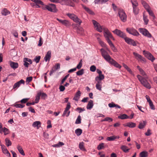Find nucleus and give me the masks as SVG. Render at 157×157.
<instances>
[{
    "instance_id": "obj_26",
    "label": "nucleus",
    "mask_w": 157,
    "mask_h": 157,
    "mask_svg": "<svg viewBox=\"0 0 157 157\" xmlns=\"http://www.w3.org/2000/svg\"><path fill=\"white\" fill-rule=\"evenodd\" d=\"M146 122L144 121H143L140 122L138 128L140 129L144 128L146 126Z\"/></svg>"
},
{
    "instance_id": "obj_48",
    "label": "nucleus",
    "mask_w": 157,
    "mask_h": 157,
    "mask_svg": "<svg viewBox=\"0 0 157 157\" xmlns=\"http://www.w3.org/2000/svg\"><path fill=\"white\" fill-rule=\"evenodd\" d=\"M131 2L132 4V7L138 6V4L136 0H131Z\"/></svg>"
},
{
    "instance_id": "obj_11",
    "label": "nucleus",
    "mask_w": 157,
    "mask_h": 157,
    "mask_svg": "<svg viewBox=\"0 0 157 157\" xmlns=\"http://www.w3.org/2000/svg\"><path fill=\"white\" fill-rule=\"evenodd\" d=\"M125 41L129 44H131L133 46L136 45V42L133 39L130 38L127 36L124 39Z\"/></svg>"
},
{
    "instance_id": "obj_31",
    "label": "nucleus",
    "mask_w": 157,
    "mask_h": 157,
    "mask_svg": "<svg viewBox=\"0 0 157 157\" xmlns=\"http://www.w3.org/2000/svg\"><path fill=\"white\" fill-rule=\"evenodd\" d=\"M109 0H95L94 2L95 4H103L105 3Z\"/></svg>"
},
{
    "instance_id": "obj_10",
    "label": "nucleus",
    "mask_w": 157,
    "mask_h": 157,
    "mask_svg": "<svg viewBox=\"0 0 157 157\" xmlns=\"http://www.w3.org/2000/svg\"><path fill=\"white\" fill-rule=\"evenodd\" d=\"M47 10L52 12H56V7L55 5L54 4H49L46 6Z\"/></svg>"
},
{
    "instance_id": "obj_23",
    "label": "nucleus",
    "mask_w": 157,
    "mask_h": 157,
    "mask_svg": "<svg viewBox=\"0 0 157 157\" xmlns=\"http://www.w3.org/2000/svg\"><path fill=\"white\" fill-rule=\"evenodd\" d=\"M10 66L12 68L15 69L18 67V64L17 63L11 61Z\"/></svg>"
},
{
    "instance_id": "obj_39",
    "label": "nucleus",
    "mask_w": 157,
    "mask_h": 157,
    "mask_svg": "<svg viewBox=\"0 0 157 157\" xmlns=\"http://www.w3.org/2000/svg\"><path fill=\"white\" fill-rule=\"evenodd\" d=\"M38 93L40 94V96L42 99H45L47 97V95L45 93L41 92H39Z\"/></svg>"
},
{
    "instance_id": "obj_44",
    "label": "nucleus",
    "mask_w": 157,
    "mask_h": 157,
    "mask_svg": "<svg viewBox=\"0 0 157 157\" xmlns=\"http://www.w3.org/2000/svg\"><path fill=\"white\" fill-rule=\"evenodd\" d=\"M118 118L122 119L128 118V116L125 114H123L118 116Z\"/></svg>"
},
{
    "instance_id": "obj_59",
    "label": "nucleus",
    "mask_w": 157,
    "mask_h": 157,
    "mask_svg": "<svg viewBox=\"0 0 157 157\" xmlns=\"http://www.w3.org/2000/svg\"><path fill=\"white\" fill-rule=\"evenodd\" d=\"M24 60L25 61L27 62H29L30 64H32V60L29 58H24Z\"/></svg>"
},
{
    "instance_id": "obj_42",
    "label": "nucleus",
    "mask_w": 157,
    "mask_h": 157,
    "mask_svg": "<svg viewBox=\"0 0 157 157\" xmlns=\"http://www.w3.org/2000/svg\"><path fill=\"white\" fill-rule=\"evenodd\" d=\"M133 12L135 14H137L139 13V9L137 6H133Z\"/></svg>"
},
{
    "instance_id": "obj_41",
    "label": "nucleus",
    "mask_w": 157,
    "mask_h": 157,
    "mask_svg": "<svg viewBox=\"0 0 157 157\" xmlns=\"http://www.w3.org/2000/svg\"><path fill=\"white\" fill-rule=\"evenodd\" d=\"M5 141L6 143V145L7 147L10 146L12 144V143L10 140L8 138H6L5 139Z\"/></svg>"
},
{
    "instance_id": "obj_33",
    "label": "nucleus",
    "mask_w": 157,
    "mask_h": 157,
    "mask_svg": "<svg viewBox=\"0 0 157 157\" xmlns=\"http://www.w3.org/2000/svg\"><path fill=\"white\" fill-rule=\"evenodd\" d=\"M83 8L89 13L91 14H94V13L90 10L89 8L86 7L85 6L82 5Z\"/></svg>"
},
{
    "instance_id": "obj_1",
    "label": "nucleus",
    "mask_w": 157,
    "mask_h": 157,
    "mask_svg": "<svg viewBox=\"0 0 157 157\" xmlns=\"http://www.w3.org/2000/svg\"><path fill=\"white\" fill-rule=\"evenodd\" d=\"M92 21L94 28L98 31L101 32L102 31L103 29L104 36L108 43L112 42L110 40V39L113 40H115L114 38L107 28H103L100 24L95 20H93Z\"/></svg>"
},
{
    "instance_id": "obj_4",
    "label": "nucleus",
    "mask_w": 157,
    "mask_h": 157,
    "mask_svg": "<svg viewBox=\"0 0 157 157\" xmlns=\"http://www.w3.org/2000/svg\"><path fill=\"white\" fill-rule=\"evenodd\" d=\"M67 15L75 22L78 24L79 25H80L82 22L81 20L78 18L76 15L73 13H67Z\"/></svg>"
},
{
    "instance_id": "obj_6",
    "label": "nucleus",
    "mask_w": 157,
    "mask_h": 157,
    "mask_svg": "<svg viewBox=\"0 0 157 157\" xmlns=\"http://www.w3.org/2000/svg\"><path fill=\"white\" fill-rule=\"evenodd\" d=\"M126 30L129 34L133 36H138L139 35L138 31L133 28H128L126 29Z\"/></svg>"
},
{
    "instance_id": "obj_17",
    "label": "nucleus",
    "mask_w": 157,
    "mask_h": 157,
    "mask_svg": "<svg viewBox=\"0 0 157 157\" xmlns=\"http://www.w3.org/2000/svg\"><path fill=\"white\" fill-rule=\"evenodd\" d=\"M81 92L80 91L78 90L76 93L74 97L73 98V100L76 101H78V99L80 98L81 96Z\"/></svg>"
},
{
    "instance_id": "obj_52",
    "label": "nucleus",
    "mask_w": 157,
    "mask_h": 157,
    "mask_svg": "<svg viewBox=\"0 0 157 157\" xmlns=\"http://www.w3.org/2000/svg\"><path fill=\"white\" fill-rule=\"evenodd\" d=\"M2 151L4 154H6L7 156L9 157H11L10 154L6 148L4 149Z\"/></svg>"
},
{
    "instance_id": "obj_35",
    "label": "nucleus",
    "mask_w": 157,
    "mask_h": 157,
    "mask_svg": "<svg viewBox=\"0 0 157 157\" xmlns=\"http://www.w3.org/2000/svg\"><path fill=\"white\" fill-rule=\"evenodd\" d=\"M143 20L145 23V24L146 25H147L148 23L149 20L147 18V16L144 13L143 14Z\"/></svg>"
},
{
    "instance_id": "obj_40",
    "label": "nucleus",
    "mask_w": 157,
    "mask_h": 157,
    "mask_svg": "<svg viewBox=\"0 0 157 157\" xmlns=\"http://www.w3.org/2000/svg\"><path fill=\"white\" fill-rule=\"evenodd\" d=\"M147 11L149 15L153 17V19H154L155 18V16L153 12V11L151 9V8L147 10Z\"/></svg>"
},
{
    "instance_id": "obj_19",
    "label": "nucleus",
    "mask_w": 157,
    "mask_h": 157,
    "mask_svg": "<svg viewBox=\"0 0 157 157\" xmlns=\"http://www.w3.org/2000/svg\"><path fill=\"white\" fill-rule=\"evenodd\" d=\"M98 40L99 44L103 47L106 48L107 50H109L108 48L107 47L106 44L102 41L100 38H98Z\"/></svg>"
},
{
    "instance_id": "obj_53",
    "label": "nucleus",
    "mask_w": 157,
    "mask_h": 157,
    "mask_svg": "<svg viewBox=\"0 0 157 157\" xmlns=\"http://www.w3.org/2000/svg\"><path fill=\"white\" fill-rule=\"evenodd\" d=\"M29 100V98H23L20 101L17 102H20L21 103H25L27 102Z\"/></svg>"
},
{
    "instance_id": "obj_57",
    "label": "nucleus",
    "mask_w": 157,
    "mask_h": 157,
    "mask_svg": "<svg viewBox=\"0 0 157 157\" xmlns=\"http://www.w3.org/2000/svg\"><path fill=\"white\" fill-rule=\"evenodd\" d=\"M33 77L32 76L27 77L26 79V83H29L31 82L32 80Z\"/></svg>"
},
{
    "instance_id": "obj_63",
    "label": "nucleus",
    "mask_w": 157,
    "mask_h": 157,
    "mask_svg": "<svg viewBox=\"0 0 157 157\" xmlns=\"http://www.w3.org/2000/svg\"><path fill=\"white\" fill-rule=\"evenodd\" d=\"M140 74L143 76H146V74L144 71L142 69L140 70L139 71Z\"/></svg>"
},
{
    "instance_id": "obj_38",
    "label": "nucleus",
    "mask_w": 157,
    "mask_h": 157,
    "mask_svg": "<svg viewBox=\"0 0 157 157\" xmlns=\"http://www.w3.org/2000/svg\"><path fill=\"white\" fill-rule=\"evenodd\" d=\"M75 132L77 136H79L82 133V130L80 128H78L75 130Z\"/></svg>"
},
{
    "instance_id": "obj_56",
    "label": "nucleus",
    "mask_w": 157,
    "mask_h": 157,
    "mask_svg": "<svg viewBox=\"0 0 157 157\" xmlns=\"http://www.w3.org/2000/svg\"><path fill=\"white\" fill-rule=\"evenodd\" d=\"M82 60L81 59L79 63L77 65L76 69L77 68L78 69H80L82 67Z\"/></svg>"
},
{
    "instance_id": "obj_62",
    "label": "nucleus",
    "mask_w": 157,
    "mask_h": 157,
    "mask_svg": "<svg viewBox=\"0 0 157 157\" xmlns=\"http://www.w3.org/2000/svg\"><path fill=\"white\" fill-rule=\"evenodd\" d=\"M76 110L79 111V113L82 112V111H85V109L84 108L81 107H78L76 109Z\"/></svg>"
},
{
    "instance_id": "obj_7",
    "label": "nucleus",
    "mask_w": 157,
    "mask_h": 157,
    "mask_svg": "<svg viewBox=\"0 0 157 157\" xmlns=\"http://www.w3.org/2000/svg\"><path fill=\"white\" fill-rule=\"evenodd\" d=\"M59 3L63 5L69 6L72 7H74L75 5L70 0H59Z\"/></svg>"
},
{
    "instance_id": "obj_43",
    "label": "nucleus",
    "mask_w": 157,
    "mask_h": 157,
    "mask_svg": "<svg viewBox=\"0 0 157 157\" xmlns=\"http://www.w3.org/2000/svg\"><path fill=\"white\" fill-rule=\"evenodd\" d=\"M41 57L40 56H37L35 57V58L33 59V61L38 63L39 62L40 59Z\"/></svg>"
},
{
    "instance_id": "obj_60",
    "label": "nucleus",
    "mask_w": 157,
    "mask_h": 157,
    "mask_svg": "<svg viewBox=\"0 0 157 157\" xmlns=\"http://www.w3.org/2000/svg\"><path fill=\"white\" fill-rule=\"evenodd\" d=\"M96 70V67L94 65L91 66L90 68V70L92 72H94Z\"/></svg>"
},
{
    "instance_id": "obj_12",
    "label": "nucleus",
    "mask_w": 157,
    "mask_h": 157,
    "mask_svg": "<svg viewBox=\"0 0 157 157\" xmlns=\"http://www.w3.org/2000/svg\"><path fill=\"white\" fill-rule=\"evenodd\" d=\"M143 52L145 56L152 61H153L155 59L153 56L149 52L144 51Z\"/></svg>"
},
{
    "instance_id": "obj_21",
    "label": "nucleus",
    "mask_w": 157,
    "mask_h": 157,
    "mask_svg": "<svg viewBox=\"0 0 157 157\" xmlns=\"http://www.w3.org/2000/svg\"><path fill=\"white\" fill-rule=\"evenodd\" d=\"M93 101L92 100H90L87 105L86 108L87 109H90L93 108Z\"/></svg>"
},
{
    "instance_id": "obj_34",
    "label": "nucleus",
    "mask_w": 157,
    "mask_h": 157,
    "mask_svg": "<svg viewBox=\"0 0 157 157\" xmlns=\"http://www.w3.org/2000/svg\"><path fill=\"white\" fill-rule=\"evenodd\" d=\"M126 124V126L131 128L135 127L136 126V124L135 123L132 122L127 123Z\"/></svg>"
},
{
    "instance_id": "obj_2",
    "label": "nucleus",
    "mask_w": 157,
    "mask_h": 157,
    "mask_svg": "<svg viewBox=\"0 0 157 157\" xmlns=\"http://www.w3.org/2000/svg\"><path fill=\"white\" fill-rule=\"evenodd\" d=\"M101 55L104 59L109 63L119 68L121 67V66L115 60L112 59L109 55L107 52L104 49H101Z\"/></svg>"
},
{
    "instance_id": "obj_27",
    "label": "nucleus",
    "mask_w": 157,
    "mask_h": 157,
    "mask_svg": "<svg viewBox=\"0 0 157 157\" xmlns=\"http://www.w3.org/2000/svg\"><path fill=\"white\" fill-rule=\"evenodd\" d=\"M78 147L81 150L83 151H86V149L84 147V143L83 142H82L80 143L79 144Z\"/></svg>"
},
{
    "instance_id": "obj_51",
    "label": "nucleus",
    "mask_w": 157,
    "mask_h": 157,
    "mask_svg": "<svg viewBox=\"0 0 157 157\" xmlns=\"http://www.w3.org/2000/svg\"><path fill=\"white\" fill-rule=\"evenodd\" d=\"M81 117L80 115H79L75 121V124H80L81 123Z\"/></svg>"
},
{
    "instance_id": "obj_3",
    "label": "nucleus",
    "mask_w": 157,
    "mask_h": 157,
    "mask_svg": "<svg viewBox=\"0 0 157 157\" xmlns=\"http://www.w3.org/2000/svg\"><path fill=\"white\" fill-rule=\"evenodd\" d=\"M137 77L143 86L149 89L151 88V86L147 80L148 78L147 76L143 77L138 75H137Z\"/></svg>"
},
{
    "instance_id": "obj_15",
    "label": "nucleus",
    "mask_w": 157,
    "mask_h": 157,
    "mask_svg": "<svg viewBox=\"0 0 157 157\" xmlns=\"http://www.w3.org/2000/svg\"><path fill=\"white\" fill-rule=\"evenodd\" d=\"M25 84V81L23 79H21L17 82L15 83L13 86V88L15 89L17 87H19L21 84Z\"/></svg>"
},
{
    "instance_id": "obj_20",
    "label": "nucleus",
    "mask_w": 157,
    "mask_h": 157,
    "mask_svg": "<svg viewBox=\"0 0 157 157\" xmlns=\"http://www.w3.org/2000/svg\"><path fill=\"white\" fill-rule=\"evenodd\" d=\"M1 13L2 15L6 16L10 14V12L6 8H4L2 10Z\"/></svg>"
},
{
    "instance_id": "obj_32",
    "label": "nucleus",
    "mask_w": 157,
    "mask_h": 157,
    "mask_svg": "<svg viewBox=\"0 0 157 157\" xmlns=\"http://www.w3.org/2000/svg\"><path fill=\"white\" fill-rule=\"evenodd\" d=\"M148 156V153L146 151H142L140 154V157H147Z\"/></svg>"
},
{
    "instance_id": "obj_30",
    "label": "nucleus",
    "mask_w": 157,
    "mask_h": 157,
    "mask_svg": "<svg viewBox=\"0 0 157 157\" xmlns=\"http://www.w3.org/2000/svg\"><path fill=\"white\" fill-rule=\"evenodd\" d=\"M108 105H109V106L110 108H113V107H115L116 109H117V108L120 109L121 108L120 106H119L117 104H115L113 102H112L111 103H110Z\"/></svg>"
},
{
    "instance_id": "obj_46",
    "label": "nucleus",
    "mask_w": 157,
    "mask_h": 157,
    "mask_svg": "<svg viewBox=\"0 0 157 157\" xmlns=\"http://www.w3.org/2000/svg\"><path fill=\"white\" fill-rule=\"evenodd\" d=\"M104 144L102 143L100 144L98 146L97 148L98 150H100L103 149L105 147Z\"/></svg>"
},
{
    "instance_id": "obj_14",
    "label": "nucleus",
    "mask_w": 157,
    "mask_h": 157,
    "mask_svg": "<svg viewBox=\"0 0 157 157\" xmlns=\"http://www.w3.org/2000/svg\"><path fill=\"white\" fill-rule=\"evenodd\" d=\"M133 54L134 56L139 61H145V59L143 58L140 55L135 52H133Z\"/></svg>"
},
{
    "instance_id": "obj_47",
    "label": "nucleus",
    "mask_w": 157,
    "mask_h": 157,
    "mask_svg": "<svg viewBox=\"0 0 157 157\" xmlns=\"http://www.w3.org/2000/svg\"><path fill=\"white\" fill-rule=\"evenodd\" d=\"M84 73V70L83 69H81L80 70L76 72V74L77 75L79 76L82 75Z\"/></svg>"
},
{
    "instance_id": "obj_54",
    "label": "nucleus",
    "mask_w": 157,
    "mask_h": 157,
    "mask_svg": "<svg viewBox=\"0 0 157 157\" xmlns=\"http://www.w3.org/2000/svg\"><path fill=\"white\" fill-rule=\"evenodd\" d=\"M3 132L4 133V134L6 135L9 133V130L5 127H4L3 128Z\"/></svg>"
},
{
    "instance_id": "obj_24",
    "label": "nucleus",
    "mask_w": 157,
    "mask_h": 157,
    "mask_svg": "<svg viewBox=\"0 0 157 157\" xmlns=\"http://www.w3.org/2000/svg\"><path fill=\"white\" fill-rule=\"evenodd\" d=\"M32 126L34 127H37L38 129L41 126V123L39 121H36L33 123Z\"/></svg>"
},
{
    "instance_id": "obj_16",
    "label": "nucleus",
    "mask_w": 157,
    "mask_h": 157,
    "mask_svg": "<svg viewBox=\"0 0 157 157\" xmlns=\"http://www.w3.org/2000/svg\"><path fill=\"white\" fill-rule=\"evenodd\" d=\"M51 56V51H49L48 52L45 56L44 57V60L47 62L48 61H49Z\"/></svg>"
},
{
    "instance_id": "obj_58",
    "label": "nucleus",
    "mask_w": 157,
    "mask_h": 157,
    "mask_svg": "<svg viewBox=\"0 0 157 157\" xmlns=\"http://www.w3.org/2000/svg\"><path fill=\"white\" fill-rule=\"evenodd\" d=\"M14 106L16 107V108H23L25 106V105L21 104H16L14 105Z\"/></svg>"
},
{
    "instance_id": "obj_55",
    "label": "nucleus",
    "mask_w": 157,
    "mask_h": 157,
    "mask_svg": "<svg viewBox=\"0 0 157 157\" xmlns=\"http://www.w3.org/2000/svg\"><path fill=\"white\" fill-rule=\"evenodd\" d=\"M149 104L150 106V108L152 109L155 110V108L154 105H153L152 101H150L149 102Z\"/></svg>"
},
{
    "instance_id": "obj_36",
    "label": "nucleus",
    "mask_w": 157,
    "mask_h": 157,
    "mask_svg": "<svg viewBox=\"0 0 157 157\" xmlns=\"http://www.w3.org/2000/svg\"><path fill=\"white\" fill-rule=\"evenodd\" d=\"M31 1L34 2L36 5L37 4H40L41 5H44L43 2L40 0H30Z\"/></svg>"
},
{
    "instance_id": "obj_50",
    "label": "nucleus",
    "mask_w": 157,
    "mask_h": 157,
    "mask_svg": "<svg viewBox=\"0 0 157 157\" xmlns=\"http://www.w3.org/2000/svg\"><path fill=\"white\" fill-rule=\"evenodd\" d=\"M70 113V111H68L65 110L64 111L63 113L62 116L63 117L66 116L67 117L69 116Z\"/></svg>"
},
{
    "instance_id": "obj_45",
    "label": "nucleus",
    "mask_w": 157,
    "mask_h": 157,
    "mask_svg": "<svg viewBox=\"0 0 157 157\" xmlns=\"http://www.w3.org/2000/svg\"><path fill=\"white\" fill-rule=\"evenodd\" d=\"M40 94L38 93H37L36 96V98H35V102L36 103H37L39 102V100L40 99Z\"/></svg>"
},
{
    "instance_id": "obj_5",
    "label": "nucleus",
    "mask_w": 157,
    "mask_h": 157,
    "mask_svg": "<svg viewBox=\"0 0 157 157\" xmlns=\"http://www.w3.org/2000/svg\"><path fill=\"white\" fill-rule=\"evenodd\" d=\"M118 15L122 21L124 22L126 21L127 15L123 10L121 9L119 10Z\"/></svg>"
},
{
    "instance_id": "obj_25",
    "label": "nucleus",
    "mask_w": 157,
    "mask_h": 157,
    "mask_svg": "<svg viewBox=\"0 0 157 157\" xmlns=\"http://www.w3.org/2000/svg\"><path fill=\"white\" fill-rule=\"evenodd\" d=\"M119 136H113L107 137L106 140L108 141H113L115 140L116 139H119Z\"/></svg>"
},
{
    "instance_id": "obj_9",
    "label": "nucleus",
    "mask_w": 157,
    "mask_h": 157,
    "mask_svg": "<svg viewBox=\"0 0 157 157\" xmlns=\"http://www.w3.org/2000/svg\"><path fill=\"white\" fill-rule=\"evenodd\" d=\"M113 32L120 37L124 39L126 37L125 34L120 30L116 29Z\"/></svg>"
},
{
    "instance_id": "obj_29",
    "label": "nucleus",
    "mask_w": 157,
    "mask_h": 157,
    "mask_svg": "<svg viewBox=\"0 0 157 157\" xmlns=\"http://www.w3.org/2000/svg\"><path fill=\"white\" fill-rule=\"evenodd\" d=\"M17 147L18 151L21 155H25V154L24 153V151L21 146H20L19 145H18L17 146Z\"/></svg>"
},
{
    "instance_id": "obj_18",
    "label": "nucleus",
    "mask_w": 157,
    "mask_h": 157,
    "mask_svg": "<svg viewBox=\"0 0 157 157\" xmlns=\"http://www.w3.org/2000/svg\"><path fill=\"white\" fill-rule=\"evenodd\" d=\"M59 22L66 26H68L70 25V22L67 20H59Z\"/></svg>"
},
{
    "instance_id": "obj_28",
    "label": "nucleus",
    "mask_w": 157,
    "mask_h": 157,
    "mask_svg": "<svg viewBox=\"0 0 157 157\" xmlns=\"http://www.w3.org/2000/svg\"><path fill=\"white\" fill-rule=\"evenodd\" d=\"M121 149L125 153L128 152L130 149L127 146L123 145L121 146Z\"/></svg>"
},
{
    "instance_id": "obj_49",
    "label": "nucleus",
    "mask_w": 157,
    "mask_h": 157,
    "mask_svg": "<svg viewBox=\"0 0 157 157\" xmlns=\"http://www.w3.org/2000/svg\"><path fill=\"white\" fill-rule=\"evenodd\" d=\"M110 47L111 48L112 50L114 51H116V49L115 48V46L114 44L112 43V42H110L108 43Z\"/></svg>"
},
{
    "instance_id": "obj_61",
    "label": "nucleus",
    "mask_w": 157,
    "mask_h": 157,
    "mask_svg": "<svg viewBox=\"0 0 157 157\" xmlns=\"http://www.w3.org/2000/svg\"><path fill=\"white\" fill-rule=\"evenodd\" d=\"M69 74H68L65 77L63 78V79L62 80L61 84H62L63 83V82H64V81L66 80V79L67 78L69 77Z\"/></svg>"
},
{
    "instance_id": "obj_22",
    "label": "nucleus",
    "mask_w": 157,
    "mask_h": 157,
    "mask_svg": "<svg viewBox=\"0 0 157 157\" xmlns=\"http://www.w3.org/2000/svg\"><path fill=\"white\" fill-rule=\"evenodd\" d=\"M141 3L146 10H147L150 8L149 5L144 1L143 0H141Z\"/></svg>"
},
{
    "instance_id": "obj_13",
    "label": "nucleus",
    "mask_w": 157,
    "mask_h": 157,
    "mask_svg": "<svg viewBox=\"0 0 157 157\" xmlns=\"http://www.w3.org/2000/svg\"><path fill=\"white\" fill-rule=\"evenodd\" d=\"M59 67V63H57L53 67L51 70L50 71L49 75L51 76L54 74L55 73Z\"/></svg>"
},
{
    "instance_id": "obj_37",
    "label": "nucleus",
    "mask_w": 157,
    "mask_h": 157,
    "mask_svg": "<svg viewBox=\"0 0 157 157\" xmlns=\"http://www.w3.org/2000/svg\"><path fill=\"white\" fill-rule=\"evenodd\" d=\"M104 76L102 74L99 75L98 76H97L95 78V80L98 81V79L101 80L104 79Z\"/></svg>"
},
{
    "instance_id": "obj_64",
    "label": "nucleus",
    "mask_w": 157,
    "mask_h": 157,
    "mask_svg": "<svg viewBox=\"0 0 157 157\" xmlns=\"http://www.w3.org/2000/svg\"><path fill=\"white\" fill-rule=\"evenodd\" d=\"M151 131L150 129H148L147 132L145 133V135L147 136H150L151 134Z\"/></svg>"
},
{
    "instance_id": "obj_8",
    "label": "nucleus",
    "mask_w": 157,
    "mask_h": 157,
    "mask_svg": "<svg viewBox=\"0 0 157 157\" xmlns=\"http://www.w3.org/2000/svg\"><path fill=\"white\" fill-rule=\"evenodd\" d=\"M140 32L144 36L149 38L151 37V34L149 33L148 31L146 29L144 28H140L139 29Z\"/></svg>"
}]
</instances>
